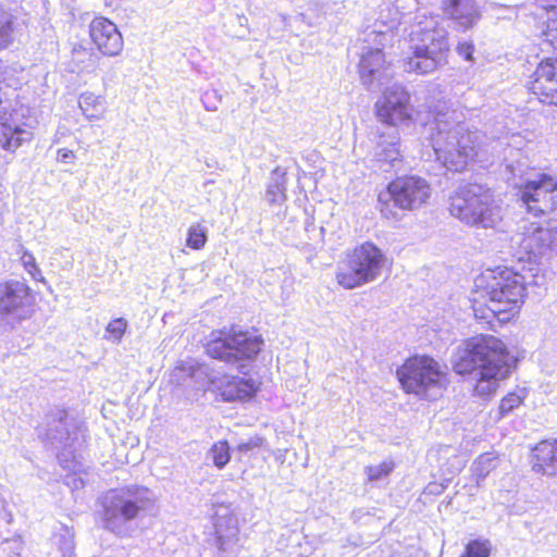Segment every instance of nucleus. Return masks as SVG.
I'll return each instance as SVG.
<instances>
[{"label":"nucleus","mask_w":557,"mask_h":557,"mask_svg":"<svg viewBox=\"0 0 557 557\" xmlns=\"http://www.w3.org/2000/svg\"><path fill=\"white\" fill-rule=\"evenodd\" d=\"M263 443V440L261 437H252L249 438L247 442H243L238 444L237 450L240 453H248L257 447H260Z\"/></svg>","instance_id":"obj_40"},{"label":"nucleus","mask_w":557,"mask_h":557,"mask_svg":"<svg viewBox=\"0 0 557 557\" xmlns=\"http://www.w3.org/2000/svg\"><path fill=\"white\" fill-rule=\"evenodd\" d=\"M215 544L221 557H235L240 550L238 519L231 505H214Z\"/></svg>","instance_id":"obj_15"},{"label":"nucleus","mask_w":557,"mask_h":557,"mask_svg":"<svg viewBox=\"0 0 557 557\" xmlns=\"http://www.w3.org/2000/svg\"><path fill=\"white\" fill-rule=\"evenodd\" d=\"M34 296L30 287L22 281L9 280L0 283V326H13L28 319L33 312Z\"/></svg>","instance_id":"obj_13"},{"label":"nucleus","mask_w":557,"mask_h":557,"mask_svg":"<svg viewBox=\"0 0 557 557\" xmlns=\"http://www.w3.org/2000/svg\"><path fill=\"white\" fill-rule=\"evenodd\" d=\"M524 398V393H509L499 404V416L504 417L510 413L515 408L519 407Z\"/></svg>","instance_id":"obj_34"},{"label":"nucleus","mask_w":557,"mask_h":557,"mask_svg":"<svg viewBox=\"0 0 557 557\" xmlns=\"http://www.w3.org/2000/svg\"><path fill=\"white\" fill-rule=\"evenodd\" d=\"M444 12L463 29L471 28L481 17L475 0H444Z\"/></svg>","instance_id":"obj_23"},{"label":"nucleus","mask_w":557,"mask_h":557,"mask_svg":"<svg viewBox=\"0 0 557 557\" xmlns=\"http://www.w3.org/2000/svg\"><path fill=\"white\" fill-rule=\"evenodd\" d=\"M44 435L52 446L62 450L59 455L61 461H67L70 456L75 459L74 451L84 441L81 425L62 409H55L47 414Z\"/></svg>","instance_id":"obj_12"},{"label":"nucleus","mask_w":557,"mask_h":557,"mask_svg":"<svg viewBox=\"0 0 557 557\" xmlns=\"http://www.w3.org/2000/svg\"><path fill=\"white\" fill-rule=\"evenodd\" d=\"M517 243L530 257H542L550 251H557V225L539 226L532 224L518 236Z\"/></svg>","instance_id":"obj_18"},{"label":"nucleus","mask_w":557,"mask_h":557,"mask_svg":"<svg viewBox=\"0 0 557 557\" xmlns=\"http://www.w3.org/2000/svg\"><path fill=\"white\" fill-rule=\"evenodd\" d=\"M14 109L9 111L7 119H0V147L7 151H15L24 141L32 139V133L20 123Z\"/></svg>","instance_id":"obj_21"},{"label":"nucleus","mask_w":557,"mask_h":557,"mask_svg":"<svg viewBox=\"0 0 557 557\" xmlns=\"http://www.w3.org/2000/svg\"><path fill=\"white\" fill-rule=\"evenodd\" d=\"M3 35L0 34V46H5L7 45V40L3 39Z\"/></svg>","instance_id":"obj_45"},{"label":"nucleus","mask_w":557,"mask_h":557,"mask_svg":"<svg viewBox=\"0 0 557 557\" xmlns=\"http://www.w3.org/2000/svg\"><path fill=\"white\" fill-rule=\"evenodd\" d=\"M418 4L417 0H387L381 5L380 21L374 24H385L386 27H391L394 33V27L400 20L416 9Z\"/></svg>","instance_id":"obj_24"},{"label":"nucleus","mask_w":557,"mask_h":557,"mask_svg":"<svg viewBox=\"0 0 557 557\" xmlns=\"http://www.w3.org/2000/svg\"><path fill=\"white\" fill-rule=\"evenodd\" d=\"M458 374H471L475 381L474 394L491 397L506 379L513 363L505 344L492 335H479L462 343L451 357Z\"/></svg>","instance_id":"obj_1"},{"label":"nucleus","mask_w":557,"mask_h":557,"mask_svg":"<svg viewBox=\"0 0 557 557\" xmlns=\"http://www.w3.org/2000/svg\"><path fill=\"white\" fill-rule=\"evenodd\" d=\"M410 36L412 54L404 60L406 72L429 74L447 63L448 33L433 16H416Z\"/></svg>","instance_id":"obj_4"},{"label":"nucleus","mask_w":557,"mask_h":557,"mask_svg":"<svg viewBox=\"0 0 557 557\" xmlns=\"http://www.w3.org/2000/svg\"><path fill=\"white\" fill-rule=\"evenodd\" d=\"M96 54L88 48L79 45L72 50V60L82 71L88 70L95 63Z\"/></svg>","instance_id":"obj_30"},{"label":"nucleus","mask_w":557,"mask_h":557,"mask_svg":"<svg viewBox=\"0 0 557 557\" xmlns=\"http://www.w3.org/2000/svg\"><path fill=\"white\" fill-rule=\"evenodd\" d=\"M127 321L124 318L112 320L106 327V332L110 334V338L120 343L127 329Z\"/></svg>","instance_id":"obj_35"},{"label":"nucleus","mask_w":557,"mask_h":557,"mask_svg":"<svg viewBox=\"0 0 557 557\" xmlns=\"http://www.w3.org/2000/svg\"><path fill=\"white\" fill-rule=\"evenodd\" d=\"M449 212L468 226L496 227L503 219L502 207L493 191L485 185H459L449 198Z\"/></svg>","instance_id":"obj_5"},{"label":"nucleus","mask_w":557,"mask_h":557,"mask_svg":"<svg viewBox=\"0 0 557 557\" xmlns=\"http://www.w3.org/2000/svg\"><path fill=\"white\" fill-rule=\"evenodd\" d=\"M207 227L197 223L188 228L186 245L191 249H201L207 243Z\"/></svg>","instance_id":"obj_31"},{"label":"nucleus","mask_w":557,"mask_h":557,"mask_svg":"<svg viewBox=\"0 0 557 557\" xmlns=\"http://www.w3.org/2000/svg\"><path fill=\"white\" fill-rule=\"evenodd\" d=\"M213 383L225 401L249 399L257 391L253 380L234 375H224Z\"/></svg>","instance_id":"obj_22"},{"label":"nucleus","mask_w":557,"mask_h":557,"mask_svg":"<svg viewBox=\"0 0 557 557\" xmlns=\"http://www.w3.org/2000/svg\"><path fill=\"white\" fill-rule=\"evenodd\" d=\"M386 263L383 251L370 242L362 243L347 253L336 271L337 283L354 289L379 278Z\"/></svg>","instance_id":"obj_10"},{"label":"nucleus","mask_w":557,"mask_h":557,"mask_svg":"<svg viewBox=\"0 0 557 557\" xmlns=\"http://www.w3.org/2000/svg\"><path fill=\"white\" fill-rule=\"evenodd\" d=\"M525 298L524 276L510 269H487L474 280L472 309L478 320L507 322L519 312Z\"/></svg>","instance_id":"obj_2"},{"label":"nucleus","mask_w":557,"mask_h":557,"mask_svg":"<svg viewBox=\"0 0 557 557\" xmlns=\"http://www.w3.org/2000/svg\"><path fill=\"white\" fill-rule=\"evenodd\" d=\"M262 345V338L249 332L214 331L206 345V351L210 357L228 364H236V368L243 371L245 364L242 361L255 358Z\"/></svg>","instance_id":"obj_11"},{"label":"nucleus","mask_w":557,"mask_h":557,"mask_svg":"<svg viewBox=\"0 0 557 557\" xmlns=\"http://www.w3.org/2000/svg\"><path fill=\"white\" fill-rule=\"evenodd\" d=\"M530 90L541 102L557 106V59H546L539 64Z\"/></svg>","instance_id":"obj_19"},{"label":"nucleus","mask_w":557,"mask_h":557,"mask_svg":"<svg viewBox=\"0 0 557 557\" xmlns=\"http://www.w3.org/2000/svg\"><path fill=\"white\" fill-rule=\"evenodd\" d=\"M537 2L545 9L552 12L553 15L557 14V0H537Z\"/></svg>","instance_id":"obj_42"},{"label":"nucleus","mask_w":557,"mask_h":557,"mask_svg":"<svg viewBox=\"0 0 557 557\" xmlns=\"http://www.w3.org/2000/svg\"><path fill=\"white\" fill-rule=\"evenodd\" d=\"M552 46L557 50V17L554 20L549 17L546 29L543 32V44Z\"/></svg>","instance_id":"obj_36"},{"label":"nucleus","mask_w":557,"mask_h":557,"mask_svg":"<svg viewBox=\"0 0 557 557\" xmlns=\"http://www.w3.org/2000/svg\"><path fill=\"white\" fill-rule=\"evenodd\" d=\"M508 182L519 189L520 198L534 215L557 209V175L529 169L521 163L508 164Z\"/></svg>","instance_id":"obj_7"},{"label":"nucleus","mask_w":557,"mask_h":557,"mask_svg":"<svg viewBox=\"0 0 557 557\" xmlns=\"http://www.w3.org/2000/svg\"><path fill=\"white\" fill-rule=\"evenodd\" d=\"M491 552L487 541L474 540L467 544L461 557H488Z\"/></svg>","instance_id":"obj_33"},{"label":"nucleus","mask_w":557,"mask_h":557,"mask_svg":"<svg viewBox=\"0 0 557 557\" xmlns=\"http://www.w3.org/2000/svg\"><path fill=\"white\" fill-rule=\"evenodd\" d=\"M75 153L66 148L59 149L57 152V161L65 164H73L75 162Z\"/></svg>","instance_id":"obj_41"},{"label":"nucleus","mask_w":557,"mask_h":557,"mask_svg":"<svg viewBox=\"0 0 557 557\" xmlns=\"http://www.w3.org/2000/svg\"><path fill=\"white\" fill-rule=\"evenodd\" d=\"M377 117L385 124L398 125L411 119L412 107L408 91L398 83H392L375 103Z\"/></svg>","instance_id":"obj_16"},{"label":"nucleus","mask_w":557,"mask_h":557,"mask_svg":"<svg viewBox=\"0 0 557 557\" xmlns=\"http://www.w3.org/2000/svg\"><path fill=\"white\" fill-rule=\"evenodd\" d=\"M65 484H66V485H71V484H73L75 487H77V484H76V478H75V475H67V476H66Z\"/></svg>","instance_id":"obj_43"},{"label":"nucleus","mask_w":557,"mask_h":557,"mask_svg":"<svg viewBox=\"0 0 557 557\" xmlns=\"http://www.w3.org/2000/svg\"><path fill=\"white\" fill-rule=\"evenodd\" d=\"M498 459L491 453L481 455L472 466V473L476 478V483L486 478L493 470L496 469Z\"/></svg>","instance_id":"obj_28"},{"label":"nucleus","mask_w":557,"mask_h":557,"mask_svg":"<svg viewBox=\"0 0 557 557\" xmlns=\"http://www.w3.org/2000/svg\"><path fill=\"white\" fill-rule=\"evenodd\" d=\"M209 97H210V95L207 92V94L205 95L203 102H206V101H207V99H208ZM205 106H206V109H207V110H209V111H215V110H216V107H215V106H213V107H209L207 103H205Z\"/></svg>","instance_id":"obj_44"},{"label":"nucleus","mask_w":557,"mask_h":557,"mask_svg":"<svg viewBox=\"0 0 557 557\" xmlns=\"http://www.w3.org/2000/svg\"><path fill=\"white\" fill-rule=\"evenodd\" d=\"M79 108L88 120H101L106 113V100L102 96L86 91L79 96Z\"/></svg>","instance_id":"obj_27"},{"label":"nucleus","mask_w":557,"mask_h":557,"mask_svg":"<svg viewBox=\"0 0 557 557\" xmlns=\"http://www.w3.org/2000/svg\"><path fill=\"white\" fill-rule=\"evenodd\" d=\"M21 262L25 270L32 275V277L38 280V276L41 274V272L37 267L33 253L25 251L21 257Z\"/></svg>","instance_id":"obj_38"},{"label":"nucleus","mask_w":557,"mask_h":557,"mask_svg":"<svg viewBox=\"0 0 557 557\" xmlns=\"http://www.w3.org/2000/svg\"><path fill=\"white\" fill-rule=\"evenodd\" d=\"M151 507L152 500L140 490H110L102 502L103 525L120 537L128 536L132 522Z\"/></svg>","instance_id":"obj_8"},{"label":"nucleus","mask_w":557,"mask_h":557,"mask_svg":"<svg viewBox=\"0 0 557 557\" xmlns=\"http://www.w3.org/2000/svg\"><path fill=\"white\" fill-rule=\"evenodd\" d=\"M393 462L384 461L379 466L368 467L366 472L368 474L369 481H375L381 479L384 475H387L393 470Z\"/></svg>","instance_id":"obj_37"},{"label":"nucleus","mask_w":557,"mask_h":557,"mask_svg":"<svg viewBox=\"0 0 557 557\" xmlns=\"http://www.w3.org/2000/svg\"><path fill=\"white\" fill-rule=\"evenodd\" d=\"M55 540L61 557L75 556L74 533L70 528L63 527L62 532L55 536Z\"/></svg>","instance_id":"obj_29"},{"label":"nucleus","mask_w":557,"mask_h":557,"mask_svg":"<svg viewBox=\"0 0 557 557\" xmlns=\"http://www.w3.org/2000/svg\"><path fill=\"white\" fill-rule=\"evenodd\" d=\"M394 37L392 28L385 24H373L362 32L358 72L362 85L369 90L380 89L393 77L383 49L392 45Z\"/></svg>","instance_id":"obj_6"},{"label":"nucleus","mask_w":557,"mask_h":557,"mask_svg":"<svg viewBox=\"0 0 557 557\" xmlns=\"http://www.w3.org/2000/svg\"><path fill=\"white\" fill-rule=\"evenodd\" d=\"M454 112L438 113L430 127L429 141L436 160L449 171L461 172L471 161H487L486 136L453 119Z\"/></svg>","instance_id":"obj_3"},{"label":"nucleus","mask_w":557,"mask_h":557,"mask_svg":"<svg viewBox=\"0 0 557 557\" xmlns=\"http://www.w3.org/2000/svg\"><path fill=\"white\" fill-rule=\"evenodd\" d=\"M286 173L275 169L267 186L265 199L270 205H282L286 200Z\"/></svg>","instance_id":"obj_26"},{"label":"nucleus","mask_w":557,"mask_h":557,"mask_svg":"<svg viewBox=\"0 0 557 557\" xmlns=\"http://www.w3.org/2000/svg\"><path fill=\"white\" fill-rule=\"evenodd\" d=\"M397 377L406 393L432 400L441 396L447 384V373L435 359L416 356L398 370Z\"/></svg>","instance_id":"obj_9"},{"label":"nucleus","mask_w":557,"mask_h":557,"mask_svg":"<svg viewBox=\"0 0 557 557\" xmlns=\"http://www.w3.org/2000/svg\"><path fill=\"white\" fill-rule=\"evenodd\" d=\"M374 161L380 170L388 172L401 162L400 139L398 133L381 134L374 151Z\"/></svg>","instance_id":"obj_20"},{"label":"nucleus","mask_w":557,"mask_h":557,"mask_svg":"<svg viewBox=\"0 0 557 557\" xmlns=\"http://www.w3.org/2000/svg\"><path fill=\"white\" fill-rule=\"evenodd\" d=\"M388 194L395 206L403 210H416L424 206L432 189L426 180L416 176H400L388 185Z\"/></svg>","instance_id":"obj_14"},{"label":"nucleus","mask_w":557,"mask_h":557,"mask_svg":"<svg viewBox=\"0 0 557 557\" xmlns=\"http://www.w3.org/2000/svg\"><path fill=\"white\" fill-rule=\"evenodd\" d=\"M533 470L546 475H557V440L542 442L533 451Z\"/></svg>","instance_id":"obj_25"},{"label":"nucleus","mask_w":557,"mask_h":557,"mask_svg":"<svg viewBox=\"0 0 557 557\" xmlns=\"http://www.w3.org/2000/svg\"><path fill=\"white\" fill-rule=\"evenodd\" d=\"M209 455L218 468H223L230 461V447L226 441H220L211 447Z\"/></svg>","instance_id":"obj_32"},{"label":"nucleus","mask_w":557,"mask_h":557,"mask_svg":"<svg viewBox=\"0 0 557 557\" xmlns=\"http://www.w3.org/2000/svg\"><path fill=\"white\" fill-rule=\"evenodd\" d=\"M457 52L465 60L471 61L472 60V54L474 52V46L470 41L459 42L458 46H457Z\"/></svg>","instance_id":"obj_39"},{"label":"nucleus","mask_w":557,"mask_h":557,"mask_svg":"<svg viewBox=\"0 0 557 557\" xmlns=\"http://www.w3.org/2000/svg\"><path fill=\"white\" fill-rule=\"evenodd\" d=\"M89 36L97 49L104 55L115 57L123 50V37L117 26L107 17L98 16L90 22Z\"/></svg>","instance_id":"obj_17"}]
</instances>
